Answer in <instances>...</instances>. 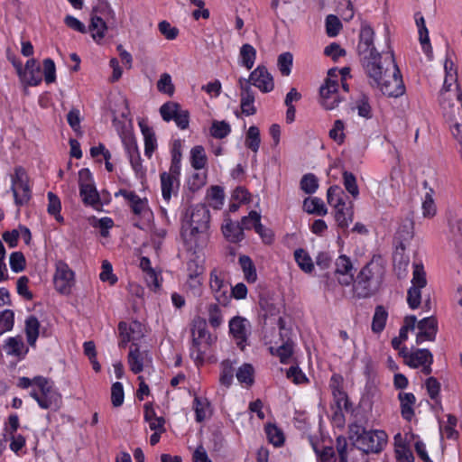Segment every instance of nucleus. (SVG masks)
<instances>
[{
  "label": "nucleus",
  "instance_id": "obj_1",
  "mask_svg": "<svg viewBox=\"0 0 462 462\" xmlns=\"http://www.w3.org/2000/svg\"><path fill=\"white\" fill-rule=\"evenodd\" d=\"M180 236L188 250L206 243L210 227V211L205 204L189 205L181 214Z\"/></svg>",
  "mask_w": 462,
  "mask_h": 462
},
{
  "label": "nucleus",
  "instance_id": "obj_2",
  "mask_svg": "<svg viewBox=\"0 0 462 462\" xmlns=\"http://www.w3.org/2000/svg\"><path fill=\"white\" fill-rule=\"evenodd\" d=\"M375 70L377 75H366L372 88H379L383 95L389 97H399L405 94L406 88L393 50L385 53L383 64H378Z\"/></svg>",
  "mask_w": 462,
  "mask_h": 462
},
{
  "label": "nucleus",
  "instance_id": "obj_3",
  "mask_svg": "<svg viewBox=\"0 0 462 462\" xmlns=\"http://www.w3.org/2000/svg\"><path fill=\"white\" fill-rule=\"evenodd\" d=\"M380 254H374L372 259L365 264L357 275L354 276L353 291L356 298L367 299L375 295L382 283L383 266Z\"/></svg>",
  "mask_w": 462,
  "mask_h": 462
},
{
  "label": "nucleus",
  "instance_id": "obj_4",
  "mask_svg": "<svg viewBox=\"0 0 462 462\" xmlns=\"http://www.w3.org/2000/svg\"><path fill=\"white\" fill-rule=\"evenodd\" d=\"M16 385L21 389L32 387L30 396L43 410L57 411L61 405V395L50 384L49 380L43 376L38 375L32 379L25 376L19 377Z\"/></svg>",
  "mask_w": 462,
  "mask_h": 462
},
{
  "label": "nucleus",
  "instance_id": "obj_5",
  "mask_svg": "<svg viewBox=\"0 0 462 462\" xmlns=\"http://www.w3.org/2000/svg\"><path fill=\"white\" fill-rule=\"evenodd\" d=\"M356 52L366 75H377L376 69L382 63L383 53L374 46V31L370 24L363 23L359 32Z\"/></svg>",
  "mask_w": 462,
  "mask_h": 462
},
{
  "label": "nucleus",
  "instance_id": "obj_6",
  "mask_svg": "<svg viewBox=\"0 0 462 462\" xmlns=\"http://www.w3.org/2000/svg\"><path fill=\"white\" fill-rule=\"evenodd\" d=\"M11 190L14 195V204L20 208L29 203L32 190L30 185V178L26 170L22 166H16L11 176Z\"/></svg>",
  "mask_w": 462,
  "mask_h": 462
},
{
  "label": "nucleus",
  "instance_id": "obj_7",
  "mask_svg": "<svg viewBox=\"0 0 462 462\" xmlns=\"http://www.w3.org/2000/svg\"><path fill=\"white\" fill-rule=\"evenodd\" d=\"M111 11L110 5L106 0H97V5L92 8L88 32L97 42H99L105 36L107 25L104 17H106Z\"/></svg>",
  "mask_w": 462,
  "mask_h": 462
},
{
  "label": "nucleus",
  "instance_id": "obj_8",
  "mask_svg": "<svg viewBox=\"0 0 462 462\" xmlns=\"http://www.w3.org/2000/svg\"><path fill=\"white\" fill-rule=\"evenodd\" d=\"M387 443V435L383 430H366L356 447L365 454L379 453Z\"/></svg>",
  "mask_w": 462,
  "mask_h": 462
},
{
  "label": "nucleus",
  "instance_id": "obj_9",
  "mask_svg": "<svg viewBox=\"0 0 462 462\" xmlns=\"http://www.w3.org/2000/svg\"><path fill=\"white\" fill-rule=\"evenodd\" d=\"M455 75L457 76V69H455ZM454 80L456 82L457 104L456 105L446 97H441V99H439V106L442 109L443 116L450 125L462 121V89L460 84L457 82V77Z\"/></svg>",
  "mask_w": 462,
  "mask_h": 462
},
{
  "label": "nucleus",
  "instance_id": "obj_10",
  "mask_svg": "<svg viewBox=\"0 0 462 462\" xmlns=\"http://www.w3.org/2000/svg\"><path fill=\"white\" fill-rule=\"evenodd\" d=\"M53 283L56 291L60 294L68 295L71 292L75 283L74 272L66 263L60 261L56 264Z\"/></svg>",
  "mask_w": 462,
  "mask_h": 462
},
{
  "label": "nucleus",
  "instance_id": "obj_11",
  "mask_svg": "<svg viewBox=\"0 0 462 462\" xmlns=\"http://www.w3.org/2000/svg\"><path fill=\"white\" fill-rule=\"evenodd\" d=\"M258 304L263 312V318L266 319L269 316H275L280 313L282 306V299L271 290L262 289L258 294Z\"/></svg>",
  "mask_w": 462,
  "mask_h": 462
},
{
  "label": "nucleus",
  "instance_id": "obj_12",
  "mask_svg": "<svg viewBox=\"0 0 462 462\" xmlns=\"http://www.w3.org/2000/svg\"><path fill=\"white\" fill-rule=\"evenodd\" d=\"M319 96L325 109L336 108L342 100L338 94V80L326 79L325 83L319 88Z\"/></svg>",
  "mask_w": 462,
  "mask_h": 462
},
{
  "label": "nucleus",
  "instance_id": "obj_13",
  "mask_svg": "<svg viewBox=\"0 0 462 462\" xmlns=\"http://www.w3.org/2000/svg\"><path fill=\"white\" fill-rule=\"evenodd\" d=\"M248 80L262 93H269L274 89L273 77L265 65H258L251 71Z\"/></svg>",
  "mask_w": 462,
  "mask_h": 462
},
{
  "label": "nucleus",
  "instance_id": "obj_14",
  "mask_svg": "<svg viewBox=\"0 0 462 462\" xmlns=\"http://www.w3.org/2000/svg\"><path fill=\"white\" fill-rule=\"evenodd\" d=\"M209 285L217 304L227 306L231 300L229 285L217 274V270L210 273Z\"/></svg>",
  "mask_w": 462,
  "mask_h": 462
},
{
  "label": "nucleus",
  "instance_id": "obj_15",
  "mask_svg": "<svg viewBox=\"0 0 462 462\" xmlns=\"http://www.w3.org/2000/svg\"><path fill=\"white\" fill-rule=\"evenodd\" d=\"M336 269L334 275L337 277L341 286H349L354 282V274L352 273L353 263L346 254L339 255L335 263Z\"/></svg>",
  "mask_w": 462,
  "mask_h": 462
},
{
  "label": "nucleus",
  "instance_id": "obj_16",
  "mask_svg": "<svg viewBox=\"0 0 462 462\" xmlns=\"http://www.w3.org/2000/svg\"><path fill=\"white\" fill-rule=\"evenodd\" d=\"M253 221V227L254 231L262 237L264 244L270 245L273 242V233L271 229L265 228L261 223V215L255 210H251L248 216L242 217V224L245 229H251V226L247 221Z\"/></svg>",
  "mask_w": 462,
  "mask_h": 462
},
{
  "label": "nucleus",
  "instance_id": "obj_17",
  "mask_svg": "<svg viewBox=\"0 0 462 462\" xmlns=\"http://www.w3.org/2000/svg\"><path fill=\"white\" fill-rule=\"evenodd\" d=\"M246 319L236 316L229 320V333L236 341V346L242 351L245 347L247 333L245 328Z\"/></svg>",
  "mask_w": 462,
  "mask_h": 462
},
{
  "label": "nucleus",
  "instance_id": "obj_18",
  "mask_svg": "<svg viewBox=\"0 0 462 462\" xmlns=\"http://www.w3.org/2000/svg\"><path fill=\"white\" fill-rule=\"evenodd\" d=\"M160 180L162 199L169 203L171 197L178 194L180 180L168 175L167 171H162L160 173Z\"/></svg>",
  "mask_w": 462,
  "mask_h": 462
},
{
  "label": "nucleus",
  "instance_id": "obj_19",
  "mask_svg": "<svg viewBox=\"0 0 462 462\" xmlns=\"http://www.w3.org/2000/svg\"><path fill=\"white\" fill-rule=\"evenodd\" d=\"M116 197L123 196L129 203L132 212L136 216H142L147 208V199H141L134 191L120 189Z\"/></svg>",
  "mask_w": 462,
  "mask_h": 462
},
{
  "label": "nucleus",
  "instance_id": "obj_20",
  "mask_svg": "<svg viewBox=\"0 0 462 462\" xmlns=\"http://www.w3.org/2000/svg\"><path fill=\"white\" fill-rule=\"evenodd\" d=\"M26 73L25 77L23 76L20 78L26 85L35 87L42 83V74L41 70V66L39 62L32 58L28 60L25 63V68L23 69Z\"/></svg>",
  "mask_w": 462,
  "mask_h": 462
},
{
  "label": "nucleus",
  "instance_id": "obj_21",
  "mask_svg": "<svg viewBox=\"0 0 462 462\" xmlns=\"http://www.w3.org/2000/svg\"><path fill=\"white\" fill-rule=\"evenodd\" d=\"M113 124L116 127H117V125H122V131L119 132L120 138L122 140L124 148L125 150V152L127 156L130 154H134L139 152V148L137 145L136 138L134 134V133L130 131L125 130V125L122 122L117 120V117L116 116V112H113Z\"/></svg>",
  "mask_w": 462,
  "mask_h": 462
},
{
  "label": "nucleus",
  "instance_id": "obj_22",
  "mask_svg": "<svg viewBox=\"0 0 462 462\" xmlns=\"http://www.w3.org/2000/svg\"><path fill=\"white\" fill-rule=\"evenodd\" d=\"M245 226L242 224V221L234 223L231 219H228L225 225L222 226V233L226 239L230 243L237 244L245 239L244 230Z\"/></svg>",
  "mask_w": 462,
  "mask_h": 462
},
{
  "label": "nucleus",
  "instance_id": "obj_23",
  "mask_svg": "<svg viewBox=\"0 0 462 462\" xmlns=\"http://www.w3.org/2000/svg\"><path fill=\"white\" fill-rule=\"evenodd\" d=\"M334 217L337 222V227L343 231L347 230L348 226L354 220V204L352 201L349 202V206H339L334 208Z\"/></svg>",
  "mask_w": 462,
  "mask_h": 462
},
{
  "label": "nucleus",
  "instance_id": "obj_24",
  "mask_svg": "<svg viewBox=\"0 0 462 462\" xmlns=\"http://www.w3.org/2000/svg\"><path fill=\"white\" fill-rule=\"evenodd\" d=\"M139 127L144 140V154L151 158L154 151L157 149V139L152 127L149 126L144 120L139 121Z\"/></svg>",
  "mask_w": 462,
  "mask_h": 462
},
{
  "label": "nucleus",
  "instance_id": "obj_25",
  "mask_svg": "<svg viewBox=\"0 0 462 462\" xmlns=\"http://www.w3.org/2000/svg\"><path fill=\"white\" fill-rule=\"evenodd\" d=\"M398 400L400 401L401 414L402 417L411 421L415 415L413 405L416 402V397L412 393L401 392L398 394Z\"/></svg>",
  "mask_w": 462,
  "mask_h": 462
},
{
  "label": "nucleus",
  "instance_id": "obj_26",
  "mask_svg": "<svg viewBox=\"0 0 462 462\" xmlns=\"http://www.w3.org/2000/svg\"><path fill=\"white\" fill-rule=\"evenodd\" d=\"M425 363H433V355L428 348H417L410 354L409 359L404 361L411 368H418Z\"/></svg>",
  "mask_w": 462,
  "mask_h": 462
},
{
  "label": "nucleus",
  "instance_id": "obj_27",
  "mask_svg": "<svg viewBox=\"0 0 462 462\" xmlns=\"http://www.w3.org/2000/svg\"><path fill=\"white\" fill-rule=\"evenodd\" d=\"M207 183V174L194 172L187 180L188 193L185 197L187 203H190L193 199V194L202 189Z\"/></svg>",
  "mask_w": 462,
  "mask_h": 462
},
{
  "label": "nucleus",
  "instance_id": "obj_28",
  "mask_svg": "<svg viewBox=\"0 0 462 462\" xmlns=\"http://www.w3.org/2000/svg\"><path fill=\"white\" fill-rule=\"evenodd\" d=\"M91 180V173L88 171V206L92 207L94 209L97 211H102V207L104 205H107L110 202V199L106 198V199H101L100 193L97 190L95 183Z\"/></svg>",
  "mask_w": 462,
  "mask_h": 462
},
{
  "label": "nucleus",
  "instance_id": "obj_29",
  "mask_svg": "<svg viewBox=\"0 0 462 462\" xmlns=\"http://www.w3.org/2000/svg\"><path fill=\"white\" fill-rule=\"evenodd\" d=\"M303 210L308 214L324 217L328 208L323 200L318 197L306 198L303 201Z\"/></svg>",
  "mask_w": 462,
  "mask_h": 462
},
{
  "label": "nucleus",
  "instance_id": "obj_30",
  "mask_svg": "<svg viewBox=\"0 0 462 462\" xmlns=\"http://www.w3.org/2000/svg\"><path fill=\"white\" fill-rule=\"evenodd\" d=\"M128 364L130 370L138 374L143 370V358L140 353L139 345L132 342L131 348L128 354Z\"/></svg>",
  "mask_w": 462,
  "mask_h": 462
},
{
  "label": "nucleus",
  "instance_id": "obj_31",
  "mask_svg": "<svg viewBox=\"0 0 462 462\" xmlns=\"http://www.w3.org/2000/svg\"><path fill=\"white\" fill-rule=\"evenodd\" d=\"M238 263L244 273L245 280L248 283H254L257 281V272L251 257L242 254L239 256Z\"/></svg>",
  "mask_w": 462,
  "mask_h": 462
},
{
  "label": "nucleus",
  "instance_id": "obj_32",
  "mask_svg": "<svg viewBox=\"0 0 462 462\" xmlns=\"http://www.w3.org/2000/svg\"><path fill=\"white\" fill-rule=\"evenodd\" d=\"M256 55V50L253 45L249 43L243 44L239 51V64L247 69H251L254 65Z\"/></svg>",
  "mask_w": 462,
  "mask_h": 462
},
{
  "label": "nucleus",
  "instance_id": "obj_33",
  "mask_svg": "<svg viewBox=\"0 0 462 462\" xmlns=\"http://www.w3.org/2000/svg\"><path fill=\"white\" fill-rule=\"evenodd\" d=\"M388 319V311L383 305H377L374 309L371 329L375 334L383 331Z\"/></svg>",
  "mask_w": 462,
  "mask_h": 462
},
{
  "label": "nucleus",
  "instance_id": "obj_34",
  "mask_svg": "<svg viewBox=\"0 0 462 462\" xmlns=\"http://www.w3.org/2000/svg\"><path fill=\"white\" fill-rule=\"evenodd\" d=\"M264 431L268 441L276 448L284 445L285 437L283 431L275 423H267L264 426Z\"/></svg>",
  "mask_w": 462,
  "mask_h": 462
},
{
  "label": "nucleus",
  "instance_id": "obj_35",
  "mask_svg": "<svg viewBox=\"0 0 462 462\" xmlns=\"http://www.w3.org/2000/svg\"><path fill=\"white\" fill-rule=\"evenodd\" d=\"M346 198L347 196L339 185H332L327 190L328 203L333 208L345 206Z\"/></svg>",
  "mask_w": 462,
  "mask_h": 462
},
{
  "label": "nucleus",
  "instance_id": "obj_36",
  "mask_svg": "<svg viewBox=\"0 0 462 462\" xmlns=\"http://www.w3.org/2000/svg\"><path fill=\"white\" fill-rule=\"evenodd\" d=\"M88 225L98 230L102 237H107L109 236V230L114 226V220L108 217L97 218L92 216L88 217Z\"/></svg>",
  "mask_w": 462,
  "mask_h": 462
},
{
  "label": "nucleus",
  "instance_id": "obj_37",
  "mask_svg": "<svg viewBox=\"0 0 462 462\" xmlns=\"http://www.w3.org/2000/svg\"><path fill=\"white\" fill-rule=\"evenodd\" d=\"M48 206L47 212L50 216L53 217L55 220L60 224L64 223V217L61 216V202L60 198L53 192L47 193Z\"/></svg>",
  "mask_w": 462,
  "mask_h": 462
},
{
  "label": "nucleus",
  "instance_id": "obj_38",
  "mask_svg": "<svg viewBox=\"0 0 462 462\" xmlns=\"http://www.w3.org/2000/svg\"><path fill=\"white\" fill-rule=\"evenodd\" d=\"M40 322L38 319L31 315L25 320V334L27 342L31 346H34L39 337Z\"/></svg>",
  "mask_w": 462,
  "mask_h": 462
},
{
  "label": "nucleus",
  "instance_id": "obj_39",
  "mask_svg": "<svg viewBox=\"0 0 462 462\" xmlns=\"http://www.w3.org/2000/svg\"><path fill=\"white\" fill-rule=\"evenodd\" d=\"M190 164L195 170L204 169L208 162V157L202 145H196L190 150Z\"/></svg>",
  "mask_w": 462,
  "mask_h": 462
},
{
  "label": "nucleus",
  "instance_id": "obj_40",
  "mask_svg": "<svg viewBox=\"0 0 462 462\" xmlns=\"http://www.w3.org/2000/svg\"><path fill=\"white\" fill-rule=\"evenodd\" d=\"M254 367L252 364L244 363L236 371V378L240 383L252 386L254 383Z\"/></svg>",
  "mask_w": 462,
  "mask_h": 462
},
{
  "label": "nucleus",
  "instance_id": "obj_41",
  "mask_svg": "<svg viewBox=\"0 0 462 462\" xmlns=\"http://www.w3.org/2000/svg\"><path fill=\"white\" fill-rule=\"evenodd\" d=\"M5 350L7 355L15 356H24L28 352L23 341L18 337H9L5 346Z\"/></svg>",
  "mask_w": 462,
  "mask_h": 462
},
{
  "label": "nucleus",
  "instance_id": "obj_42",
  "mask_svg": "<svg viewBox=\"0 0 462 462\" xmlns=\"http://www.w3.org/2000/svg\"><path fill=\"white\" fill-rule=\"evenodd\" d=\"M221 372L219 383L221 385L229 388L232 385L235 368L233 363L229 359H225L220 364Z\"/></svg>",
  "mask_w": 462,
  "mask_h": 462
},
{
  "label": "nucleus",
  "instance_id": "obj_43",
  "mask_svg": "<svg viewBox=\"0 0 462 462\" xmlns=\"http://www.w3.org/2000/svg\"><path fill=\"white\" fill-rule=\"evenodd\" d=\"M343 185L346 190L356 199L359 196V188L356 175L346 170L342 171Z\"/></svg>",
  "mask_w": 462,
  "mask_h": 462
},
{
  "label": "nucleus",
  "instance_id": "obj_44",
  "mask_svg": "<svg viewBox=\"0 0 462 462\" xmlns=\"http://www.w3.org/2000/svg\"><path fill=\"white\" fill-rule=\"evenodd\" d=\"M294 258L299 267L305 273H310L314 270V264L310 254L302 248L294 251Z\"/></svg>",
  "mask_w": 462,
  "mask_h": 462
},
{
  "label": "nucleus",
  "instance_id": "obj_45",
  "mask_svg": "<svg viewBox=\"0 0 462 462\" xmlns=\"http://www.w3.org/2000/svg\"><path fill=\"white\" fill-rule=\"evenodd\" d=\"M425 387L430 398L436 402V404L441 406V401L439 398L441 384L437 378L430 376L425 381Z\"/></svg>",
  "mask_w": 462,
  "mask_h": 462
},
{
  "label": "nucleus",
  "instance_id": "obj_46",
  "mask_svg": "<svg viewBox=\"0 0 462 462\" xmlns=\"http://www.w3.org/2000/svg\"><path fill=\"white\" fill-rule=\"evenodd\" d=\"M300 187L303 192L311 195L319 189V179L313 173H306L300 180Z\"/></svg>",
  "mask_w": 462,
  "mask_h": 462
},
{
  "label": "nucleus",
  "instance_id": "obj_47",
  "mask_svg": "<svg viewBox=\"0 0 462 462\" xmlns=\"http://www.w3.org/2000/svg\"><path fill=\"white\" fill-rule=\"evenodd\" d=\"M209 132L212 137L216 139H223L231 133V126L226 121L214 120Z\"/></svg>",
  "mask_w": 462,
  "mask_h": 462
},
{
  "label": "nucleus",
  "instance_id": "obj_48",
  "mask_svg": "<svg viewBox=\"0 0 462 462\" xmlns=\"http://www.w3.org/2000/svg\"><path fill=\"white\" fill-rule=\"evenodd\" d=\"M261 138L259 128L255 125L249 127L245 136V146L251 151L256 152L260 147Z\"/></svg>",
  "mask_w": 462,
  "mask_h": 462
},
{
  "label": "nucleus",
  "instance_id": "obj_49",
  "mask_svg": "<svg viewBox=\"0 0 462 462\" xmlns=\"http://www.w3.org/2000/svg\"><path fill=\"white\" fill-rule=\"evenodd\" d=\"M200 341L195 337H192L191 346L189 348V357L194 361L196 366L199 368L205 363V351L200 347Z\"/></svg>",
  "mask_w": 462,
  "mask_h": 462
},
{
  "label": "nucleus",
  "instance_id": "obj_50",
  "mask_svg": "<svg viewBox=\"0 0 462 462\" xmlns=\"http://www.w3.org/2000/svg\"><path fill=\"white\" fill-rule=\"evenodd\" d=\"M326 33L328 37H336L343 28L339 18L335 14H328L325 20Z\"/></svg>",
  "mask_w": 462,
  "mask_h": 462
},
{
  "label": "nucleus",
  "instance_id": "obj_51",
  "mask_svg": "<svg viewBox=\"0 0 462 462\" xmlns=\"http://www.w3.org/2000/svg\"><path fill=\"white\" fill-rule=\"evenodd\" d=\"M356 103V107L359 116L365 119H370L373 117V111L369 102V97L366 94L361 93Z\"/></svg>",
  "mask_w": 462,
  "mask_h": 462
},
{
  "label": "nucleus",
  "instance_id": "obj_52",
  "mask_svg": "<svg viewBox=\"0 0 462 462\" xmlns=\"http://www.w3.org/2000/svg\"><path fill=\"white\" fill-rule=\"evenodd\" d=\"M293 56L291 52H283L278 56L277 66L282 76H289L291 72Z\"/></svg>",
  "mask_w": 462,
  "mask_h": 462
},
{
  "label": "nucleus",
  "instance_id": "obj_53",
  "mask_svg": "<svg viewBox=\"0 0 462 462\" xmlns=\"http://www.w3.org/2000/svg\"><path fill=\"white\" fill-rule=\"evenodd\" d=\"M345 124L342 120L337 119L332 128L328 132V136L337 144L341 145L345 143L346 134L344 133Z\"/></svg>",
  "mask_w": 462,
  "mask_h": 462
},
{
  "label": "nucleus",
  "instance_id": "obj_54",
  "mask_svg": "<svg viewBox=\"0 0 462 462\" xmlns=\"http://www.w3.org/2000/svg\"><path fill=\"white\" fill-rule=\"evenodd\" d=\"M282 344L277 348L276 354L282 364H287L293 354V341L291 337L282 340Z\"/></svg>",
  "mask_w": 462,
  "mask_h": 462
},
{
  "label": "nucleus",
  "instance_id": "obj_55",
  "mask_svg": "<svg viewBox=\"0 0 462 462\" xmlns=\"http://www.w3.org/2000/svg\"><path fill=\"white\" fill-rule=\"evenodd\" d=\"M252 85L248 79L243 77L239 78L238 87L240 88V100H245V102L255 100V92L252 89Z\"/></svg>",
  "mask_w": 462,
  "mask_h": 462
},
{
  "label": "nucleus",
  "instance_id": "obj_56",
  "mask_svg": "<svg viewBox=\"0 0 462 462\" xmlns=\"http://www.w3.org/2000/svg\"><path fill=\"white\" fill-rule=\"evenodd\" d=\"M413 277L411 280L412 286L417 288H424L427 285L426 273L422 263H413Z\"/></svg>",
  "mask_w": 462,
  "mask_h": 462
},
{
  "label": "nucleus",
  "instance_id": "obj_57",
  "mask_svg": "<svg viewBox=\"0 0 462 462\" xmlns=\"http://www.w3.org/2000/svg\"><path fill=\"white\" fill-rule=\"evenodd\" d=\"M180 108L179 103L168 101L160 107V114L165 122H170L175 117Z\"/></svg>",
  "mask_w": 462,
  "mask_h": 462
},
{
  "label": "nucleus",
  "instance_id": "obj_58",
  "mask_svg": "<svg viewBox=\"0 0 462 462\" xmlns=\"http://www.w3.org/2000/svg\"><path fill=\"white\" fill-rule=\"evenodd\" d=\"M120 341L118 346L120 348H125L127 344L131 341L134 342L135 336H133L128 331V324L125 321H120L117 326Z\"/></svg>",
  "mask_w": 462,
  "mask_h": 462
},
{
  "label": "nucleus",
  "instance_id": "obj_59",
  "mask_svg": "<svg viewBox=\"0 0 462 462\" xmlns=\"http://www.w3.org/2000/svg\"><path fill=\"white\" fill-rule=\"evenodd\" d=\"M14 324V313L11 310H5L0 313V335L12 330Z\"/></svg>",
  "mask_w": 462,
  "mask_h": 462
},
{
  "label": "nucleus",
  "instance_id": "obj_60",
  "mask_svg": "<svg viewBox=\"0 0 462 462\" xmlns=\"http://www.w3.org/2000/svg\"><path fill=\"white\" fill-rule=\"evenodd\" d=\"M125 400L124 386L122 383L116 382L111 386V402L116 408L123 405Z\"/></svg>",
  "mask_w": 462,
  "mask_h": 462
},
{
  "label": "nucleus",
  "instance_id": "obj_61",
  "mask_svg": "<svg viewBox=\"0 0 462 462\" xmlns=\"http://www.w3.org/2000/svg\"><path fill=\"white\" fill-rule=\"evenodd\" d=\"M10 268L14 273H20L25 269L26 260L22 252H13L9 258Z\"/></svg>",
  "mask_w": 462,
  "mask_h": 462
},
{
  "label": "nucleus",
  "instance_id": "obj_62",
  "mask_svg": "<svg viewBox=\"0 0 462 462\" xmlns=\"http://www.w3.org/2000/svg\"><path fill=\"white\" fill-rule=\"evenodd\" d=\"M99 278L104 282H108L110 285H115L117 282V277L113 273L112 264L107 261L102 262V272L99 274Z\"/></svg>",
  "mask_w": 462,
  "mask_h": 462
},
{
  "label": "nucleus",
  "instance_id": "obj_63",
  "mask_svg": "<svg viewBox=\"0 0 462 462\" xmlns=\"http://www.w3.org/2000/svg\"><path fill=\"white\" fill-rule=\"evenodd\" d=\"M157 88L160 92L172 96L174 94V85L171 81V77L168 73H163L157 82Z\"/></svg>",
  "mask_w": 462,
  "mask_h": 462
},
{
  "label": "nucleus",
  "instance_id": "obj_64",
  "mask_svg": "<svg viewBox=\"0 0 462 462\" xmlns=\"http://www.w3.org/2000/svg\"><path fill=\"white\" fill-rule=\"evenodd\" d=\"M208 322L214 328H218L222 323V314L218 304L211 303L208 308Z\"/></svg>",
  "mask_w": 462,
  "mask_h": 462
}]
</instances>
